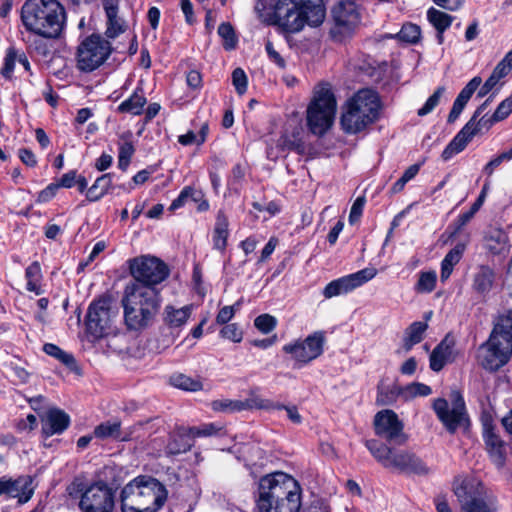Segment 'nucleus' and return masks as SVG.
Here are the masks:
<instances>
[{
    "label": "nucleus",
    "instance_id": "obj_34",
    "mask_svg": "<svg viewBox=\"0 0 512 512\" xmlns=\"http://www.w3.org/2000/svg\"><path fill=\"white\" fill-rule=\"evenodd\" d=\"M466 249V243H458L453 249H451L444 257L441 262V280L446 281L456 264L461 260L463 253Z\"/></svg>",
    "mask_w": 512,
    "mask_h": 512
},
{
    "label": "nucleus",
    "instance_id": "obj_42",
    "mask_svg": "<svg viewBox=\"0 0 512 512\" xmlns=\"http://www.w3.org/2000/svg\"><path fill=\"white\" fill-rule=\"evenodd\" d=\"M170 383L176 388L190 392H196L203 388V384L200 379L192 378L185 374H176L171 376Z\"/></svg>",
    "mask_w": 512,
    "mask_h": 512
},
{
    "label": "nucleus",
    "instance_id": "obj_21",
    "mask_svg": "<svg viewBox=\"0 0 512 512\" xmlns=\"http://www.w3.org/2000/svg\"><path fill=\"white\" fill-rule=\"evenodd\" d=\"M487 102L481 105L471 117V119L465 124V126L456 134V136L450 141L446 148L442 152L443 160L447 161L454 155L462 152L471 139L481 130L482 119L477 121V117L481 115Z\"/></svg>",
    "mask_w": 512,
    "mask_h": 512
},
{
    "label": "nucleus",
    "instance_id": "obj_40",
    "mask_svg": "<svg viewBox=\"0 0 512 512\" xmlns=\"http://www.w3.org/2000/svg\"><path fill=\"white\" fill-rule=\"evenodd\" d=\"M281 407V404L275 403L268 399H263L259 395L254 393H251L247 399L241 400V411L252 409H262L270 411L274 409L280 410Z\"/></svg>",
    "mask_w": 512,
    "mask_h": 512
},
{
    "label": "nucleus",
    "instance_id": "obj_15",
    "mask_svg": "<svg viewBox=\"0 0 512 512\" xmlns=\"http://www.w3.org/2000/svg\"><path fill=\"white\" fill-rule=\"evenodd\" d=\"M452 404L443 398H437L433 401V410L438 419L450 433H454L459 428H465L468 424L465 402L458 391L451 394Z\"/></svg>",
    "mask_w": 512,
    "mask_h": 512
},
{
    "label": "nucleus",
    "instance_id": "obj_5",
    "mask_svg": "<svg viewBox=\"0 0 512 512\" xmlns=\"http://www.w3.org/2000/svg\"><path fill=\"white\" fill-rule=\"evenodd\" d=\"M167 490L157 479L138 476L121 490L122 512H157L167 500Z\"/></svg>",
    "mask_w": 512,
    "mask_h": 512
},
{
    "label": "nucleus",
    "instance_id": "obj_27",
    "mask_svg": "<svg viewBox=\"0 0 512 512\" xmlns=\"http://www.w3.org/2000/svg\"><path fill=\"white\" fill-rule=\"evenodd\" d=\"M6 495L10 498H17L19 504L28 502L34 494L32 478L20 476L17 479L5 477Z\"/></svg>",
    "mask_w": 512,
    "mask_h": 512
},
{
    "label": "nucleus",
    "instance_id": "obj_7",
    "mask_svg": "<svg viewBox=\"0 0 512 512\" xmlns=\"http://www.w3.org/2000/svg\"><path fill=\"white\" fill-rule=\"evenodd\" d=\"M380 99L371 89L359 90L343 108L341 126L346 133L356 134L374 123L380 114Z\"/></svg>",
    "mask_w": 512,
    "mask_h": 512
},
{
    "label": "nucleus",
    "instance_id": "obj_6",
    "mask_svg": "<svg viewBox=\"0 0 512 512\" xmlns=\"http://www.w3.org/2000/svg\"><path fill=\"white\" fill-rule=\"evenodd\" d=\"M512 355V310L498 318L489 339L478 349V362L486 370L496 371Z\"/></svg>",
    "mask_w": 512,
    "mask_h": 512
},
{
    "label": "nucleus",
    "instance_id": "obj_52",
    "mask_svg": "<svg viewBox=\"0 0 512 512\" xmlns=\"http://www.w3.org/2000/svg\"><path fill=\"white\" fill-rule=\"evenodd\" d=\"M444 92V87L437 88V90L426 100L425 104L418 110L417 114L419 116H425L431 113L435 107L438 106Z\"/></svg>",
    "mask_w": 512,
    "mask_h": 512
},
{
    "label": "nucleus",
    "instance_id": "obj_30",
    "mask_svg": "<svg viewBox=\"0 0 512 512\" xmlns=\"http://www.w3.org/2000/svg\"><path fill=\"white\" fill-rule=\"evenodd\" d=\"M193 306L186 305L183 307H175L174 305H166L163 310V322L172 329L183 327L192 314Z\"/></svg>",
    "mask_w": 512,
    "mask_h": 512
},
{
    "label": "nucleus",
    "instance_id": "obj_1",
    "mask_svg": "<svg viewBox=\"0 0 512 512\" xmlns=\"http://www.w3.org/2000/svg\"><path fill=\"white\" fill-rule=\"evenodd\" d=\"M257 506L260 512H298L301 506L298 482L283 472L262 477ZM302 512H330V509L325 503L316 501Z\"/></svg>",
    "mask_w": 512,
    "mask_h": 512
},
{
    "label": "nucleus",
    "instance_id": "obj_47",
    "mask_svg": "<svg viewBox=\"0 0 512 512\" xmlns=\"http://www.w3.org/2000/svg\"><path fill=\"white\" fill-rule=\"evenodd\" d=\"M218 34L224 40V48L227 50L234 49L237 43L234 29L230 23H221L218 27Z\"/></svg>",
    "mask_w": 512,
    "mask_h": 512
},
{
    "label": "nucleus",
    "instance_id": "obj_22",
    "mask_svg": "<svg viewBox=\"0 0 512 512\" xmlns=\"http://www.w3.org/2000/svg\"><path fill=\"white\" fill-rule=\"evenodd\" d=\"M487 102L481 105L471 117V119L465 124V126L456 134V136L450 141L446 148L442 152L443 160L447 161L454 155L462 152L471 139L481 130L482 119L477 121V117L481 115Z\"/></svg>",
    "mask_w": 512,
    "mask_h": 512
},
{
    "label": "nucleus",
    "instance_id": "obj_41",
    "mask_svg": "<svg viewBox=\"0 0 512 512\" xmlns=\"http://www.w3.org/2000/svg\"><path fill=\"white\" fill-rule=\"evenodd\" d=\"M427 19L437 32H445L451 26L454 17L431 7L427 11Z\"/></svg>",
    "mask_w": 512,
    "mask_h": 512
},
{
    "label": "nucleus",
    "instance_id": "obj_36",
    "mask_svg": "<svg viewBox=\"0 0 512 512\" xmlns=\"http://www.w3.org/2000/svg\"><path fill=\"white\" fill-rule=\"evenodd\" d=\"M118 167L125 171L130 164L131 158L135 152L132 142V133L126 132L120 136L118 143Z\"/></svg>",
    "mask_w": 512,
    "mask_h": 512
},
{
    "label": "nucleus",
    "instance_id": "obj_29",
    "mask_svg": "<svg viewBox=\"0 0 512 512\" xmlns=\"http://www.w3.org/2000/svg\"><path fill=\"white\" fill-rule=\"evenodd\" d=\"M482 79L479 76L473 77L466 86L460 91L457 98L455 99L452 109L448 115V122H455L460 114L462 113L465 105L473 95V93L477 90V88L481 85Z\"/></svg>",
    "mask_w": 512,
    "mask_h": 512
},
{
    "label": "nucleus",
    "instance_id": "obj_33",
    "mask_svg": "<svg viewBox=\"0 0 512 512\" xmlns=\"http://www.w3.org/2000/svg\"><path fill=\"white\" fill-rule=\"evenodd\" d=\"M229 222L224 212L219 211L216 218V223L212 235L213 246L215 249L223 252L227 246V239L229 235L228 230Z\"/></svg>",
    "mask_w": 512,
    "mask_h": 512
},
{
    "label": "nucleus",
    "instance_id": "obj_37",
    "mask_svg": "<svg viewBox=\"0 0 512 512\" xmlns=\"http://www.w3.org/2000/svg\"><path fill=\"white\" fill-rule=\"evenodd\" d=\"M428 325L425 322L416 321L413 322L406 330L403 339V348L406 352L410 351L412 347L420 343L423 339V335L427 330Z\"/></svg>",
    "mask_w": 512,
    "mask_h": 512
},
{
    "label": "nucleus",
    "instance_id": "obj_8",
    "mask_svg": "<svg viewBox=\"0 0 512 512\" xmlns=\"http://www.w3.org/2000/svg\"><path fill=\"white\" fill-rule=\"evenodd\" d=\"M337 112V100L330 84L315 86L306 110L309 131L317 136L324 135L333 125Z\"/></svg>",
    "mask_w": 512,
    "mask_h": 512
},
{
    "label": "nucleus",
    "instance_id": "obj_48",
    "mask_svg": "<svg viewBox=\"0 0 512 512\" xmlns=\"http://www.w3.org/2000/svg\"><path fill=\"white\" fill-rule=\"evenodd\" d=\"M189 198L193 201H198L200 199V192L196 191L191 186L184 187L179 196L171 203L170 210H176L182 207Z\"/></svg>",
    "mask_w": 512,
    "mask_h": 512
},
{
    "label": "nucleus",
    "instance_id": "obj_61",
    "mask_svg": "<svg viewBox=\"0 0 512 512\" xmlns=\"http://www.w3.org/2000/svg\"><path fill=\"white\" fill-rule=\"evenodd\" d=\"M58 189L59 185H56V183L49 184L45 189L38 193L37 202L46 203L50 201L55 197Z\"/></svg>",
    "mask_w": 512,
    "mask_h": 512
},
{
    "label": "nucleus",
    "instance_id": "obj_3",
    "mask_svg": "<svg viewBox=\"0 0 512 512\" xmlns=\"http://www.w3.org/2000/svg\"><path fill=\"white\" fill-rule=\"evenodd\" d=\"M121 304L126 328L140 332L153 323L159 311V292L156 288L130 282L124 289Z\"/></svg>",
    "mask_w": 512,
    "mask_h": 512
},
{
    "label": "nucleus",
    "instance_id": "obj_63",
    "mask_svg": "<svg viewBox=\"0 0 512 512\" xmlns=\"http://www.w3.org/2000/svg\"><path fill=\"white\" fill-rule=\"evenodd\" d=\"M433 2L443 9L454 12L463 6L464 0H433Z\"/></svg>",
    "mask_w": 512,
    "mask_h": 512
},
{
    "label": "nucleus",
    "instance_id": "obj_43",
    "mask_svg": "<svg viewBox=\"0 0 512 512\" xmlns=\"http://www.w3.org/2000/svg\"><path fill=\"white\" fill-rule=\"evenodd\" d=\"M437 282V274L435 271H422L419 273V278L415 284V290L418 293H431Z\"/></svg>",
    "mask_w": 512,
    "mask_h": 512
},
{
    "label": "nucleus",
    "instance_id": "obj_17",
    "mask_svg": "<svg viewBox=\"0 0 512 512\" xmlns=\"http://www.w3.org/2000/svg\"><path fill=\"white\" fill-rule=\"evenodd\" d=\"M375 434L388 444H405L408 437L404 433V424L392 410L379 411L374 417Z\"/></svg>",
    "mask_w": 512,
    "mask_h": 512
},
{
    "label": "nucleus",
    "instance_id": "obj_9",
    "mask_svg": "<svg viewBox=\"0 0 512 512\" xmlns=\"http://www.w3.org/2000/svg\"><path fill=\"white\" fill-rule=\"evenodd\" d=\"M365 446L374 459L386 469L416 473L427 471L422 461L407 450L390 447L376 439L367 440Z\"/></svg>",
    "mask_w": 512,
    "mask_h": 512
},
{
    "label": "nucleus",
    "instance_id": "obj_26",
    "mask_svg": "<svg viewBox=\"0 0 512 512\" xmlns=\"http://www.w3.org/2000/svg\"><path fill=\"white\" fill-rule=\"evenodd\" d=\"M41 423L42 434L45 437H50L63 433L70 424V417L59 408H51L41 417Z\"/></svg>",
    "mask_w": 512,
    "mask_h": 512
},
{
    "label": "nucleus",
    "instance_id": "obj_49",
    "mask_svg": "<svg viewBox=\"0 0 512 512\" xmlns=\"http://www.w3.org/2000/svg\"><path fill=\"white\" fill-rule=\"evenodd\" d=\"M16 63H18V52L14 48L10 47L7 49L4 57V64L1 69L2 76L7 79L11 78Z\"/></svg>",
    "mask_w": 512,
    "mask_h": 512
},
{
    "label": "nucleus",
    "instance_id": "obj_12",
    "mask_svg": "<svg viewBox=\"0 0 512 512\" xmlns=\"http://www.w3.org/2000/svg\"><path fill=\"white\" fill-rule=\"evenodd\" d=\"M112 52L111 43L98 34L85 38L78 47L77 67L84 72H91L108 59Z\"/></svg>",
    "mask_w": 512,
    "mask_h": 512
},
{
    "label": "nucleus",
    "instance_id": "obj_50",
    "mask_svg": "<svg viewBox=\"0 0 512 512\" xmlns=\"http://www.w3.org/2000/svg\"><path fill=\"white\" fill-rule=\"evenodd\" d=\"M43 350L46 354L55 357L67 366L73 365L75 362L71 354L64 352L55 344L47 343L44 345Z\"/></svg>",
    "mask_w": 512,
    "mask_h": 512
},
{
    "label": "nucleus",
    "instance_id": "obj_56",
    "mask_svg": "<svg viewBox=\"0 0 512 512\" xmlns=\"http://www.w3.org/2000/svg\"><path fill=\"white\" fill-rule=\"evenodd\" d=\"M512 159V148L508 151H505L501 154H499L497 157L493 158L491 161H489L485 167L484 172L491 176L494 172V169L500 166L504 161H509Z\"/></svg>",
    "mask_w": 512,
    "mask_h": 512
},
{
    "label": "nucleus",
    "instance_id": "obj_14",
    "mask_svg": "<svg viewBox=\"0 0 512 512\" xmlns=\"http://www.w3.org/2000/svg\"><path fill=\"white\" fill-rule=\"evenodd\" d=\"M324 344V332L316 331L305 339H296L285 344L282 350L291 356L295 367L301 368L317 359L323 353Z\"/></svg>",
    "mask_w": 512,
    "mask_h": 512
},
{
    "label": "nucleus",
    "instance_id": "obj_20",
    "mask_svg": "<svg viewBox=\"0 0 512 512\" xmlns=\"http://www.w3.org/2000/svg\"><path fill=\"white\" fill-rule=\"evenodd\" d=\"M487 102L481 105L471 117V119L465 124V126L456 134V136L450 141L446 148L442 152L443 160L447 161L454 155L462 152L471 139L481 130L482 119L477 121V117L481 115Z\"/></svg>",
    "mask_w": 512,
    "mask_h": 512
},
{
    "label": "nucleus",
    "instance_id": "obj_19",
    "mask_svg": "<svg viewBox=\"0 0 512 512\" xmlns=\"http://www.w3.org/2000/svg\"><path fill=\"white\" fill-rule=\"evenodd\" d=\"M117 315L116 311H112L110 302L107 299H99L90 304L86 328L87 332L94 338H101L107 334L112 319Z\"/></svg>",
    "mask_w": 512,
    "mask_h": 512
},
{
    "label": "nucleus",
    "instance_id": "obj_45",
    "mask_svg": "<svg viewBox=\"0 0 512 512\" xmlns=\"http://www.w3.org/2000/svg\"><path fill=\"white\" fill-rule=\"evenodd\" d=\"M421 36V29L418 25L406 23L402 26L396 37L403 42L415 44L419 41Z\"/></svg>",
    "mask_w": 512,
    "mask_h": 512
},
{
    "label": "nucleus",
    "instance_id": "obj_54",
    "mask_svg": "<svg viewBox=\"0 0 512 512\" xmlns=\"http://www.w3.org/2000/svg\"><path fill=\"white\" fill-rule=\"evenodd\" d=\"M220 430L221 427L215 423H205L198 427H189V432L192 434L193 439L197 437H210Z\"/></svg>",
    "mask_w": 512,
    "mask_h": 512
},
{
    "label": "nucleus",
    "instance_id": "obj_44",
    "mask_svg": "<svg viewBox=\"0 0 512 512\" xmlns=\"http://www.w3.org/2000/svg\"><path fill=\"white\" fill-rule=\"evenodd\" d=\"M94 435L100 439L106 438H120V422L119 421H107L101 423L94 429Z\"/></svg>",
    "mask_w": 512,
    "mask_h": 512
},
{
    "label": "nucleus",
    "instance_id": "obj_60",
    "mask_svg": "<svg viewBox=\"0 0 512 512\" xmlns=\"http://www.w3.org/2000/svg\"><path fill=\"white\" fill-rule=\"evenodd\" d=\"M399 386H393L390 390L384 391L383 389H379L377 402L381 405H389L392 404L397 396H399L397 389Z\"/></svg>",
    "mask_w": 512,
    "mask_h": 512
},
{
    "label": "nucleus",
    "instance_id": "obj_32",
    "mask_svg": "<svg viewBox=\"0 0 512 512\" xmlns=\"http://www.w3.org/2000/svg\"><path fill=\"white\" fill-rule=\"evenodd\" d=\"M104 10L107 17L106 35L115 38L124 31L123 23L118 17V0H104Z\"/></svg>",
    "mask_w": 512,
    "mask_h": 512
},
{
    "label": "nucleus",
    "instance_id": "obj_59",
    "mask_svg": "<svg viewBox=\"0 0 512 512\" xmlns=\"http://www.w3.org/2000/svg\"><path fill=\"white\" fill-rule=\"evenodd\" d=\"M364 205H365L364 197H358L354 201V203L351 207V210H350V214H349V223L351 225H353L359 221V219L363 213Z\"/></svg>",
    "mask_w": 512,
    "mask_h": 512
},
{
    "label": "nucleus",
    "instance_id": "obj_23",
    "mask_svg": "<svg viewBox=\"0 0 512 512\" xmlns=\"http://www.w3.org/2000/svg\"><path fill=\"white\" fill-rule=\"evenodd\" d=\"M483 247L491 255H506L511 249L508 233L499 226H489L484 231Z\"/></svg>",
    "mask_w": 512,
    "mask_h": 512
},
{
    "label": "nucleus",
    "instance_id": "obj_46",
    "mask_svg": "<svg viewBox=\"0 0 512 512\" xmlns=\"http://www.w3.org/2000/svg\"><path fill=\"white\" fill-rule=\"evenodd\" d=\"M212 410L216 412L233 413L241 411V400L219 399L211 403Z\"/></svg>",
    "mask_w": 512,
    "mask_h": 512
},
{
    "label": "nucleus",
    "instance_id": "obj_28",
    "mask_svg": "<svg viewBox=\"0 0 512 512\" xmlns=\"http://www.w3.org/2000/svg\"><path fill=\"white\" fill-rule=\"evenodd\" d=\"M496 273L488 265H480L472 275L471 288L479 297L485 298L493 289Z\"/></svg>",
    "mask_w": 512,
    "mask_h": 512
},
{
    "label": "nucleus",
    "instance_id": "obj_64",
    "mask_svg": "<svg viewBox=\"0 0 512 512\" xmlns=\"http://www.w3.org/2000/svg\"><path fill=\"white\" fill-rule=\"evenodd\" d=\"M18 155L21 161L29 167H34L37 164V160L34 153L28 149H19Z\"/></svg>",
    "mask_w": 512,
    "mask_h": 512
},
{
    "label": "nucleus",
    "instance_id": "obj_4",
    "mask_svg": "<svg viewBox=\"0 0 512 512\" xmlns=\"http://www.w3.org/2000/svg\"><path fill=\"white\" fill-rule=\"evenodd\" d=\"M65 21V9L58 0H27L21 8L26 31L44 39L60 36Z\"/></svg>",
    "mask_w": 512,
    "mask_h": 512
},
{
    "label": "nucleus",
    "instance_id": "obj_25",
    "mask_svg": "<svg viewBox=\"0 0 512 512\" xmlns=\"http://www.w3.org/2000/svg\"><path fill=\"white\" fill-rule=\"evenodd\" d=\"M456 357L455 341L452 337L446 336L430 354V368L439 372L447 363L453 362Z\"/></svg>",
    "mask_w": 512,
    "mask_h": 512
},
{
    "label": "nucleus",
    "instance_id": "obj_53",
    "mask_svg": "<svg viewBox=\"0 0 512 512\" xmlns=\"http://www.w3.org/2000/svg\"><path fill=\"white\" fill-rule=\"evenodd\" d=\"M512 112V95L503 100L489 120L490 125L506 119Z\"/></svg>",
    "mask_w": 512,
    "mask_h": 512
},
{
    "label": "nucleus",
    "instance_id": "obj_31",
    "mask_svg": "<svg viewBox=\"0 0 512 512\" xmlns=\"http://www.w3.org/2000/svg\"><path fill=\"white\" fill-rule=\"evenodd\" d=\"M194 444L192 434L189 432V427H181L177 429L170 437L166 446L168 454H180L191 449Z\"/></svg>",
    "mask_w": 512,
    "mask_h": 512
},
{
    "label": "nucleus",
    "instance_id": "obj_11",
    "mask_svg": "<svg viewBox=\"0 0 512 512\" xmlns=\"http://www.w3.org/2000/svg\"><path fill=\"white\" fill-rule=\"evenodd\" d=\"M331 18L330 36L333 40L342 42L350 38L359 27L362 11L355 2L343 0L331 9Z\"/></svg>",
    "mask_w": 512,
    "mask_h": 512
},
{
    "label": "nucleus",
    "instance_id": "obj_2",
    "mask_svg": "<svg viewBox=\"0 0 512 512\" xmlns=\"http://www.w3.org/2000/svg\"><path fill=\"white\" fill-rule=\"evenodd\" d=\"M325 14L322 0H278L268 17L260 15L264 22L276 25L286 33H297L305 25H321Z\"/></svg>",
    "mask_w": 512,
    "mask_h": 512
},
{
    "label": "nucleus",
    "instance_id": "obj_62",
    "mask_svg": "<svg viewBox=\"0 0 512 512\" xmlns=\"http://www.w3.org/2000/svg\"><path fill=\"white\" fill-rule=\"evenodd\" d=\"M265 50L268 54L269 59L274 62L278 67H285V60L282 56L275 50L273 43L271 41H267L265 44Z\"/></svg>",
    "mask_w": 512,
    "mask_h": 512
},
{
    "label": "nucleus",
    "instance_id": "obj_39",
    "mask_svg": "<svg viewBox=\"0 0 512 512\" xmlns=\"http://www.w3.org/2000/svg\"><path fill=\"white\" fill-rule=\"evenodd\" d=\"M112 185V174L107 173L98 177L87 191V198L91 202L100 200Z\"/></svg>",
    "mask_w": 512,
    "mask_h": 512
},
{
    "label": "nucleus",
    "instance_id": "obj_51",
    "mask_svg": "<svg viewBox=\"0 0 512 512\" xmlns=\"http://www.w3.org/2000/svg\"><path fill=\"white\" fill-rule=\"evenodd\" d=\"M277 319L270 314H261L254 320L255 327L263 334L272 332L277 326Z\"/></svg>",
    "mask_w": 512,
    "mask_h": 512
},
{
    "label": "nucleus",
    "instance_id": "obj_55",
    "mask_svg": "<svg viewBox=\"0 0 512 512\" xmlns=\"http://www.w3.org/2000/svg\"><path fill=\"white\" fill-rule=\"evenodd\" d=\"M220 335L224 339L239 343L243 338V332L236 323L226 324L221 330Z\"/></svg>",
    "mask_w": 512,
    "mask_h": 512
},
{
    "label": "nucleus",
    "instance_id": "obj_13",
    "mask_svg": "<svg viewBox=\"0 0 512 512\" xmlns=\"http://www.w3.org/2000/svg\"><path fill=\"white\" fill-rule=\"evenodd\" d=\"M130 273L133 282L155 288L169 276L168 266L159 258L151 255H142L130 260Z\"/></svg>",
    "mask_w": 512,
    "mask_h": 512
},
{
    "label": "nucleus",
    "instance_id": "obj_16",
    "mask_svg": "<svg viewBox=\"0 0 512 512\" xmlns=\"http://www.w3.org/2000/svg\"><path fill=\"white\" fill-rule=\"evenodd\" d=\"M114 506L113 492L103 482H97L87 487L79 502L82 512H113Z\"/></svg>",
    "mask_w": 512,
    "mask_h": 512
},
{
    "label": "nucleus",
    "instance_id": "obj_57",
    "mask_svg": "<svg viewBox=\"0 0 512 512\" xmlns=\"http://www.w3.org/2000/svg\"><path fill=\"white\" fill-rule=\"evenodd\" d=\"M232 83L239 94L247 90V76L241 68H236L232 73Z\"/></svg>",
    "mask_w": 512,
    "mask_h": 512
},
{
    "label": "nucleus",
    "instance_id": "obj_38",
    "mask_svg": "<svg viewBox=\"0 0 512 512\" xmlns=\"http://www.w3.org/2000/svg\"><path fill=\"white\" fill-rule=\"evenodd\" d=\"M397 392L403 400L410 401L417 397L429 396L430 394H432V389L430 386L424 383L413 382L406 386L398 388Z\"/></svg>",
    "mask_w": 512,
    "mask_h": 512
},
{
    "label": "nucleus",
    "instance_id": "obj_18",
    "mask_svg": "<svg viewBox=\"0 0 512 512\" xmlns=\"http://www.w3.org/2000/svg\"><path fill=\"white\" fill-rule=\"evenodd\" d=\"M377 275V270L373 267L364 268L355 273L340 277L329 282L324 290L323 296L330 299L340 295H346L363 286Z\"/></svg>",
    "mask_w": 512,
    "mask_h": 512
},
{
    "label": "nucleus",
    "instance_id": "obj_58",
    "mask_svg": "<svg viewBox=\"0 0 512 512\" xmlns=\"http://www.w3.org/2000/svg\"><path fill=\"white\" fill-rule=\"evenodd\" d=\"M240 304L235 303L232 306H224L216 317L218 324H227L234 316L235 312L239 309Z\"/></svg>",
    "mask_w": 512,
    "mask_h": 512
},
{
    "label": "nucleus",
    "instance_id": "obj_35",
    "mask_svg": "<svg viewBox=\"0 0 512 512\" xmlns=\"http://www.w3.org/2000/svg\"><path fill=\"white\" fill-rule=\"evenodd\" d=\"M146 103L147 99L143 89L137 88L128 99L118 106V111L132 115H140L143 112Z\"/></svg>",
    "mask_w": 512,
    "mask_h": 512
},
{
    "label": "nucleus",
    "instance_id": "obj_10",
    "mask_svg": "<svg viewBox=\"0 0 512 512\" xmlns=\"http://www.w3.org/2000/svg\"><path fill=\"white\" fill-rule=\"evenodd\" d=\"M454 493L460 503L461 512H495L497 500L476 478H458Z\"/></svg>",
    "mask_w": 512,
    "mask_h": 512
},
{
    "label": "nucleus",
    "instance_id": "obj_24",
    "mask_svg": "<svg viewBox=\"0 0 512 512\" xmlns=\"http://www.w3.org/2000/svg\"><path fill=\"white\" fill-rule=\"evenodd\" d=\"M483 438L493 463L497 467H502L505 462L506 447L488 418L483 419Z\"/></svg>",
    "mask_w": 512,
    "mask_h": 512
}]
</instances>
